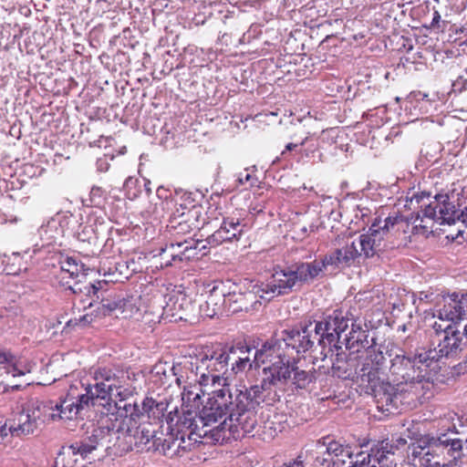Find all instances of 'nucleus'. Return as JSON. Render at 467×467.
<instances>
[{"instance_id": "obj_13", "label": "nucleus", "mask_w": 467, "mask_h": 467, "mask_svg": "<svg viewBox=\"0 0 467 467\" xmlns=\"http://www.w3.org/2000/svg\"><path fill=\"white\" fill-rule=\"evenodd\" d=\"M84 280L78 279L75 281L73 284H70L69 281H64L65 277H62L60 284L62 286H65L66 291H69L72 295L79 297L81 303H86V298H90L91 301L88 304V306H84V308H91L95 306V303L99 301L100 298V290L102 289L103 285H106L105 281H97L95 283L88 282L85 275L81 276Z\"/></svg>"}, {"instance_id": "obj_45", "label": "nucleus", "mask_w": 467, "mask_h": 467, "mask_svg": "<svg viewBox=\"0 0 467 467\" xmlns=\"http://www.w3.org/2000/svg\"><path fill=\"white\" fill-rule=\"evenodd\" d=\"M168 254H169L167 253V246H163V247L160 248L158 256H160L161 260V268L171 266L172 265L177 263L176 260H171V257H170Z\"/></svg>"}, {"instance_id": "obj_37", "label": "nucleus", "mask_w": 467, "mask_h": 467, "mask_svg": "<svg viewBox=\"0 0 467 467\" xmlns=\"http://www.w3.org/2000/svg\"><path fill=\"white\" fill-rule=\"evenodd\" d=\"M63 450H67L68 454H79L82 459H87L88 455L95 450V445L88 444L82 439L79 441H76L70 444L67 448L63 447Z\"/></svg>"}, {"instance_id": "obj_2", "label": "nucleus", "mask_w": 467, "mask_h": 467, "mask_svg": "<svg viewBox=\"0 0 467 467\" xmlns=\"http://www.w3.org/2000/svg\"><path fill=\"white\" fill-rule=\"evenodd\" d=\"M320 330L321 321L284 329L275 333L274 337L265 342L262 348L255 351L254 361L257 366L266 365L263 369L272 370L275 364L277 370L286 372L285 378L276 380L273 385L275 390L278 392L277 386L288 379H292L297 388L303 389L317 379L315 373L298 370L296 364L301 354L311 350L316 341L321 345V336L318 337Z\"/></svg>"}, {"instance_id": "obj_12", "label": "nucleus", "mask_w": 467, "mask_h": 467, "mask_svg": "<svg viewBox=\"0 0 467 467\" xmlns=\"http://www.w3.org/2000/svg\"><path fill=\"white\" fill-rule=\"evenodd\" d=\"M262 294L260 297L266 301L273 298L291 293L296 285V276L294 275L290 268L275 271L266 282L258 284Z\"/></svg>"}, {"instance_id": "obj_28", "label": "nucleus", "mask_w": 467, "mask_h": 467, "mask_svg": "<svg viewBox=\"0 0 467 467\" xmlns=\"http://www.w3.org/2000/svg\"><path fill=\"white\" fill-rule=\"evenodd\" d=\"M13 377L24 376L26 370L19 366L18 358L8 350L0 349V371Z\"/></svg>"}, {"instance_id": "obj_32", "label": "nucleus", "mask_w": 467, "mask_h": 467, "mask_svg": "<svg viewBox=\"0 0 467 467\" xmlns=\"http://www.w3.org/2000/svg\"><path fill=\"white\" fill-rule=\"evenodd\" d=\"M429 436H425L419 440L418 444H413L410 447V454L409 456L410 459L415 461L416 459L420 460V464L424 466L427 462H431V453H427L429 451Z\"/></svg>"}, {"instance_id": "obj_17", "label": "nucleus", "mask_w": 467, "mask_h": 467, "mask_svg": "<svg viewBox=\"0 0 467 467\" xmlns=\"http://www.w3.org/2000/svg\"><path fill=\"white\" fill-rule=\"evenodd\" d=\"M113 408L116 411H108L107 419L104 420L109 423L113 431H116L118 423H122L124 420L144 419L143 413H140V409L135 402L131 403L125 400L123 403H120L117 402V400H115L112 404V409Z\"/></svg>"}, {"instance_id": "obj_19", "label": "nucleus", "mask_w": 467, "mask_h": 467, "mask_svg": "<svg viewBox=\"0 0 467 467\" xmlns=\"http://www.w3.org/2000/svg\"><path fill=\"white\" fill-rule=\"evenodd\" d=\"M205 218H202V207L193 205L187 213H182L178 216V221L176 218L171 221V228L177 234H185L195 229H200L203 226Z\"/></svg>"}, {"instance_id": "obj_43", "label": "nucleus", "mask_w": 467, "mask_h": 467, "mask_svg": "<svg viewBox=\"0 0 467 467\" xmlns=\"http://www.w3.org/2000/svg\"><path fill=\"white\" fill-rule=\"evenodd\" d=\"M237 182L241 185L248 184L250 187H254L257 184L258 180L255 176L250 174L245 171V172H241L237 177Z\"/></svg>"}, {"instance_id": "obj_5", "label": "nucleus", "mask_w": 467, "mask_h": 467, "mask_svg": "<svg viewBox=\"0 0 467 467\" xmlns=\"http://www.w3.org/2000/svg\"><path fill=\"white\" fill-rule=\"evenodd\" d=\"M410 222L403 216H388L383 221L376 218L367 234L356 241L358 249L365 257H372L388 247L400 246L407 241Z\"/></svg>"}, {"instance_id": "obj_24", "label": "nucleus", "mask_w": 467, "mask_h": 467, "mask_svg": "<svg viewBox=\"0 0 467 467\" xmlns=\"http://www.w3.org/2000/svg\"><path fill=\"white\" fill-rule=\"evenodd\" d=\"M115 435L116 431H113L109 423L102 420L100 425L92 431L91 435L83 440L88 444L95 445V450L99 446L108 449L114 443Z\"/></svg>"}, {"instance_id": "obj_8", "label": "nucleus", "mask_w": 467, "mask_h": 467, "mask_svg": "<svg viewBox=\"0 0 467 467\" xmlns=\"http://www.w3.org/2000/svg\"><path fill=\"white\" fill-rule=\"evenodd\" d=\"M228 358L225 348L208 349L196 357L191 366L200 386L207 388L226 383L227 378L223 376L228 372Z\"/></svg>"}, {"instance_id": "obj_18", "label": "nucleus", "mask_w": 467, "mask_h": 467, "mask_svg": "<svg viewBox=\"0 0 467 467\" xmlns=\"http://www.w3.org/2000/svg\"><path fill=\"white\" fill-rule=\"evenodd\" d=\"M361 255V252L358 249L356 241L346 244L343 247L336 249L330 254L323 258V266L333 265L337 268H345L350 266L357 258Z\"/></svg>"}, {"instance_id": "obj_29", "label": "nucleus", "mask_w": 467, "mask_h": 467, "mask_svg": "<svg viewBox=\"0 0 467 467\" xmlns=\"http://www.w3.org/2000/svg\"><path fill=\"white\" fill-rule=\"evenodd\" d=\"M104 384H105V387L106 386L110 387L109 389H108L109 393H107V395L105 397V400H104L106 407L108 406L107 411H110L112 410V404L114 401L113 398L119 399L117 400V402L123 403L133 394V391L131 389L121 386V382H116V383L113 382L110 384L104 383Z\"/></svg>"}, {"instance_id": "obj_22", "label": "nucleus", "mask_w": 467, "mask_h": 467, "mask_svg": "<svg viewBox=\"0 0 467 467\" xmlns=\"http://www.w3.org/2000/svg\"><path fill=\"white\" fill-rule=\"evenodd\" d=\"M348 327V320L344 317L341 310H334L332 315L327 317L323 327V340L326 338L329 344L340 342L342 334Z\"/></svg>"}, {"instance_id": "obj_42", "label": "nucleus", "mask_w": 467, "mask_h": 467, "mask_svg": "<svg viewBox=\"0 0 467 467\" xmlns=\"http://www.w3.org/2000/svg\"><path fill=\"white\" fill-rule=\"evenodd\" d=\"M188 241H191L193 243V244H189V245L192 248H194V254H196L194 256V259H199L202 256H203L204 254H206L207 246L203 241L193 240V239H188Z\"/></svg>"}, {"instance_id": "obj_56", "label": "nucleus", "mask_w": 467, "mask_h": 467, "mask_svg": "<svg viewBox=\"0 0 467 467\" xmlns=\"http://www.w3.org/2000/svg\"><path fill=\"white\" fill-rule=\"evenodd\" d=\"M384 459H385V461H388L387 456L383 457V455H380L379 458L375 459L374 461H377L379 462V460H381V467H383V465H384Z\"/></svg>"}, {"instance_id": "obj_54", "label": "nucleus", "mask_w": 467, "mask_h": 467, "mask_svg": "<svg viewBox=\"0 0 467 467\" xmlns=\"http://www.w3.org/2000/svg\"><path fill=\"white\" fill-rule=\"evenodd\" d=\"M424 467H446L445 464H441L439 462H427Z\"/></svg>"}, {"instance_id": "obj_40", "label": "nucleus", "mask_w": 467, "mask_h": 467, "mask_svg": "<svg viewBox=\"0 0 467 467\" xmlns=\"http://www.w3.org/2000/svg\"><path fill=\"white\" fill-rule=\"evenodd\" d=\"M106 192L99 186H93L89 193L90 205L94 207H101L106 201Z\"/></svg>"}, {"instance_id": "obj_58", "label": "nucleus", "mask_w": 467, "mask_h": 467, "mask_svg": "<svg viewBox=\"0 0 467 467\" xmlns=\"http://www.w3.org/2000/svg\"><path fill=\"white\" fill-rule=\"evenodd\" d=\"M463 332H464V335L467 337V325L464 326Z\"/></svg>"}, {"instance_id": "obj_30", "label": "nucleus", "mask_w": 467, "mask_h": 467, "mask_svg": "<svg viewBox=\"0 0 467 467\" xmlns=\"http://www.w3.org/2000/svg\"><path fill=\"white\" fill-rule=\"evenodd\" d=\"M436 336L441 334L453 335L461 330V322L451 317L438 315L437 319L431 325Z\"/></svg>"}, {"instance_id": "obj_51", "label": "nucleus", "mask_w": 467, "mask_h": 467, "mask_svg": "<svg viewBox=\"0 0 467 467\" xmlns=\"http://www.w3.org/2000/svg\"><path fill=\"white\" fill-rule=\"evenodd\" d=\"M92 321V317L89 315H85L78 319L79 323L88 324Z\"/></svg>"}, {"instance_id": "obj_15", "label": "nucleus", "mask_w": 467, "mask_h": 467, "mask_svg": "<svg viewBox=\"0 0 467 467\" xmlns=\"http://www.w3.org/2000/svg\"><path fill=\"white\" fill-rule=\"evenodd\" d=\"M243 222L244 220L234 215L223 217L219 229L206 238V243L212 246H217L225 242L239 240L245 228Z\"/></svg>"}, {"instance_id": "obj_60", "label": "nucleus", "mask_w": 467, "mask_h": 467, "mask_svg": "<svg viewBox=\"0 0 467 467\" xmlns=\"http://www.w3.org/2000/svg\"><path fill=\"white\" fill-rule=\"evenodd\" d=\"M348 340H349V338H348V335H345L343 341H348Z\"/></svg>"}, {"instance_id": "obj_38", "label": "nucleus", "mask_w": 467, "mask_h": 467, "mask_svg": "<svg viewBox=\"0 0 467 467\" xmlns=\"http://www.w3.org/2000/svg\"><path fill=\"white\" fill-rule=\"evenodd\" d=\"M124 378V373H121V376L117 375L109 368H100L96 372L95 379L98 381L97 383H116L122 382L121 379Z\"/></svg>"}, {"instance_id": "obj_1", "label": "nucleus", "mask_w": 467, "mask_h": 467, "mask_svg": "<svg viewBox=\"0 0 467 467\" xmlns=\"http://www.w3.org/2000/svg\"><path fill=\"white\" fill-rule=\"evenodd\" d=\"M262 369L260 383L250 386L231 388L223 383L222 388L212 390V396L202 407L200 420L202 426H212L221 420L217 426L220 431H228L223 438L241 439L253 432L257 425V410L273 406L280 400L279 393L274 389L276 380L285 378V370Z\"/></svg>"}, {"instance_id": "obj_14", "label": "nucleus", "mask_w": 467, "mask_h": 467, "mask_svg": "<svg viewBox=\"0 0 467 467\" xmlns=\"http://www.w3.org/2000/svg\"><path fill=\"white\" fill-rule=\"evenodd\" d=\"M429 451L431 458L446 457L451 460H458L462 455L463 443L459 438L450 439L443 433L438 437L429 436Z\"/></svg>"}, {"instance_id": "obj_61", "label": "nucleus", "mask_w": 467, "mask_h": 467, "mask_svg": "<svg viewBox=\"0 0 467 467\" xmlns=\"http://www.w3.org/2000/svg\"><path fill=\"white\" fill-rule=\"evenodd\" d=\"M171 414H172V411H170V412H169V417L171 418V421H172V420H173V419L171 418Z\"/></svg>"}, {"instance_id": "obj_48", "label": "nucleus", "mask_w": 467, "mask_h": 467, "mask_svg": "<svg viewBox=\"0 0 467 467\" xmlns=\"http://www.w3.org/2000/svg\"><path fill=\"white\" fill-rule=\"evenodd\" d=\"M96 167H97V170L100 172L107 171L109 168V162L108 161V157L104 156V157L99 158L96 161Z\"/></svg>"}, {"instance_id": "obj_36", "label": "nucleus", "mask_w": 467, "mask_h": 467, "mask_svg": "<svg viewBox=\"0 0 467 467\" xmlns=\"http://www.w3.org/2000/svg\"><path fill=\"white\" fill-rule=\"evenodd\" d=\"M100 233L98 227L92 224L80 226V230L77 234V238L82 243L96 245L99 238Z\"/></svg>"}, {"instance_id": "obj_62", "label": "nucleus", "mask_w": 467, "mask_h": 467, "mask_svg": "<svg viewBox=\"0 0 467 467\" xmlns=\"http://www.w3.org/2000/svg\"><path fill=\"white\" fill-rule=\"evenodd\" d=\"M322 361H323V362H325V361H326V362H327V355H325V357H323Z\"/></svg>"}, {"instance_id": "obj_63", "label": "nucleus", "mask_w": 467, "mask_h": 467, "mask_svg": "<svg viewBox=\"0 0 467 467\" xmlns=\"http://www.w3.org/2000/svg\"><path fill=\"white\" fill-rule=\"evenodd\" d=\"M325 367H327V368H328L329 366H328V365H324V364H323V365H322V368H324Z\"/></svg>"}, {"instance_id": "obj_46", "label": "nucleus", "mask_w": 467, "mask_h": 467, "mask_svg": "<svg viewBox=\"0 0 467 467\" xmlns=\"http://www.w3.org/2000/svg\"><path fill=\"white\" fill-rule=\"evenodd\" d=\"M457 307L461 311V317L467 315V293L462 294L461 296L457 294Z\"/></svg>"}, {"instance_id": "obj_52", "label": "nucleus", "mask_w": 467, "mask_h": 467, "mask_svg": "<svg viewBox=\"0 0 467 467\" xmlns=\"http://www.w3.org/2000/svg\"><path fill=\"white\" fill-rule=\"evenodd\" d=\"M144 189L147 193V195H150L151 193V188H150V182L148 180H144Z\"/></svg>"}, {"instance_id": "obj_25", "label": "nucleus", "mask_w": 467, "mask_h": 467, "mask_svg": "<svg viewBox=\"0 0 467 467\" xmlns=\"http://www.w3.org/2000/svg\"><path fill=\"white\" fill-rule=\"evenodd\" d=\"M191 307V300L182 293L172 295L169 297L163 307V313L175 320L184 319L183 313Z\"/></svg>"}, {"instance_id": "obj_31", "label": "nucleus", "mask_w": 467, "mask_h": 467, "mask_svg": "<svg viewBox=\"0 0 467 467\" xmlns=\"http://www.w3.org/2000/svg\"><path fill=\"white\" fill-rule=\"evenodd\" d=\"M320 271L321 267L316 261L312 263H302L297 265L295 270L291 269L292 274L296 276V285L301 282L312 280Z\"/></svg>"}, {"instance_id": "obj_39", "label": "nucleus", "mask_w": 467, "mask_h": 467, "mask_svg": "<svg viewBox=\"0 0 467 467\" xmlns=\"http://www.w3.org/2000/svg\"><path fill=\"white\" fill-rule=\"evenodd\" d=\"M142 411L140 410V413H143L144 419L150 418V414L155 416V410L158 412H161L164 410V404L162 402H156L152 398H146L142 401Z\"/></svg>"}, {"instance_id": "obj_3", "label": "nucleus", "mask_w": 467, "mask_h": 467, "mask_svg": "<svg viewBox=\"0 0 467 467\" xmlns=\"http://www.w3.org/2000/svg\"><path fill=\"white\" fill-rule=\"evenodd\" d=\"M382 368L380 373L381 381L379 385H389L392 389H388L391 401L376 400L378 408L389 410L390 408L398 409L400 405L416 406L418 402L431 394L433 387L432 381L430 380L429 368L433 364V358L427 354L426 351L415 354L414 356L396 355L391 359L389 367V374L391 380L396 383L392 385L389 379L386 378L385 368ZM385 391L386 388H382Z\"/></svg>"}, {"instance_id": "obj_57", "label": "nucleus", "mask_w": 467, "mask_h": 467, "mask_svg": "<svg viewBox=\"0 0 467 467\" xmlns=\"http://www.w3.org/2000/svg\"><path fill=\"white\" fill-rule=\"evenodd\" d=\"M440 19V15L438 12H435V16L433 17V21H438Z\"/></svg>"}, {"instance_id": "obj_9", "label": "nucleus", "mask_w": 467, "mask_h": 467, "mask_svg": "<svg viewBox=\"0 0 467 467\" xmlns=\"http://www.w3.org/2000/svg\"><path fill=\"white\" fill-rule=\"evenodd\" d=\"M410 202H415L421 208L422 217L420 223H417L420 220V214L417 215L413 221V230L418 232V227L428 231V226L422 225L423 218H427L439 223L440 224H453L460 213H458L455 205L450 202L448 194H436L433 200H430V194L421 192L420 194H414Z\"/></svg>"}, {"instance_id": "obj_53", "label": "nucleus", "mask_w": 467, "mask_h": 467, "mask_svg": "<svg viewBox=\"0 0 467 467\" xmlns=\"http://www.w3.org/2000/svg\"><path fill=\"white\" fill-rule=\"evenodd\" d=\"M311 141V140H309L308 138H306L302 142H301V145H306V150L307 151H310V152H314L316 150V149H310V146L308 145V143Z\"/></svg>"}, {"instance_id": "obj_10", "label": "nucleus", "mask_w": 467, "mask_h": 467, "mask_svg": "<svg viewBox=\"0 0 467 467\" xmlns=\"http://www.w3.org/2000/svg\"><path fill=\"white\" fill-rule=\"evenodd\" d=\"M200 400L201 395L199 393L193 394L192 391L183 393L182 415L179 416L176 422L181 431L185 429L191 431V434L202 435L199 431L205 426H202V422L200 420L202 412V410H199Z\"/></svg>"}, {"instance_id": "obj_34", "label": "nucleus", "mask_w": 467, "mask_h": 467, "mask_svg": "<svg viewBox=\"0 0 467 467\" xmlns=\"http://www.w3.org/2000/svg\"><path fill=\"white\" fill-rule=\"evenodd\" d=\"M100 295V302L99 303L97 308L94 310L96 317H106L111 315L115 310L121 309L124 306V303L121 300H114L104 298L101 292Z\"/></svg>"}, {"instance_id": "obj_4", "label": "nucleus", "mask_w": 467, "mask_h": 467, "mask_svg": "<svg viewBox=\"0 0 467 467\" xmlns=\"http://www.w3.org/2000/svg\"><path fill=\"white\" fill-rule=\"evenodd\" d=\"M328 361V373L333 377L356 381L362 392L373 396L376 400L391 401L389 393L384 392L382 388H387L385 391H391L392 389L386 384L379 385L385 363V356L381 351L368 348L360 355L347 356L341 352L337 353L335 358L331 357Z\"/></svg>"}, {"instance_id": "obj_47", "label": "nucleus", "mask_w": 467, "mask_h": 467, "mask_svg": "<svg viewBox=\"0 0 467 467\" xmlns=\"http://www.w3.org/2000/svg\"><path fill=\"white\" fill-rule=\"evenodd\" d=\"M298 148V144L296 143H288L285 150L281 152L279 157H276V159L273 161V163H275L276 161H280L281 159H287L289 152L292 150H295Z\"/></svg>"}, {"instance_id": "obj_21", "label": "nucleus", "mask_w": 467, "mask_h": 467, "mask_svg": "<svg viewBox=\"0 0 467 467\" xmlns=\"http://www.w3.org/2000/svg\"><path fill=\"white\" fill-rule=\"evenodd\" d=\"M109 388V386L105 387L104 383L88 385L85 389V393L74 398V403L77 405L79 413L89 406H103L106 408L104 400Z\"/></svg>"}, {"instance_id": "obj_20", "label": "nucleus", "mask_w": 467, "mask_h": 467, "mask_svg": "<svg viewBox=\"0 0 467 467\" xmlns=\"http://www.w3.org/2000/svg\"><path fill=\"white\" fill-rule=\"evenodd\" d=\"M439 337L437 347L433 349L426 351L427 354L432 356L433 363L439 361L442 358H449L455 356L461 349L462 345V332L456 331L453 335L441 334Z\"/></svg>"}, {"instance_id": "obj_23", "label": "nucleus", "mask_w": 467, "mask_h": 467, "mask_svg": "<svg viewBox=\"0 0 467 467\" xmlns=\"http://www.w3.org/2000/svg\"><path fill=\"white\" fill-rule=\"evenodd\" d=\"M226 295L223 289L214 285L207 296L203 305L200 306L201 311L209 317L216 315L226 314Z\"/></svg>"}, {"instance_id": "obj_41", "label": "nucleus", "mask_w": 467, "mask_h": 467, "mask_svg": "<svg viewBox=\"0 0 467 467\" xmlns=\"http://www.w3.org/2000/svg\"><path fill=\"white\" fill-rule=\"evenodd\" d=\"M61 271L67 273L69 277L74 279L78 277L79 267L74 258L67 257L64 262L61 263Z\"/></svg>"}, {"instance_id": "obj_55", "label": "nucleus", "mask_w": 467, "mask_h": 467, "mask_svg": "<svg viewBox=\"0 0 467 467\" xmlns=\"http://www.w3.org/2000/svg\"><path fill=\"white\" fill-rule=\"evenodd\" d=\"M384 459H385V461H388L387 456L383 457V455H380L379 458L375 459L374 461H377L379 462V460H381V467H383V465H384Z\"/></svg>"}, {"instance_id": "obj_35", "label": "nucleus", "mask_w": 467, "mask_h": 467, "mask_svg": "<svg viewBox=\"0 0 467 467\" xmlns=\"http://www.w3.org/2000/svg\"><path fill=\"white\" fill-rule=\"evenodd\" d=\"M457 293H453L443 297V306L439 309L438 313L442 317H451L458 321H461V311L457 307Z\"/></svg>"}, {"instance_id": "obj_64", "label": "nucleus", "mask_w": 467, "mask_h": 467, "mask_svg": "<svg viewBox=\"0 0 467 467\" xmlns=\"http://www.w3.org/2000/svg\"><path fill=\"white\" fill-rule=\"evenodd\" d=\"M413 467H416V466H413Z\"/></svg>"}, {"instance_id": "obj_50", "label": "nucleus", "mask_w": 467, "mask_h": 467, "mask_svg": "<svg viewBox=\"0 0 467 467\" xmlns=\"http://www.w3.org/2000/svg\"><path fill=\"white\" fill-rule=\"evenodd\" d=\"M458 220L461 221L465 225H467V206L462 211V213L458 216Z\"/></svg>"}, {"instance_id": "obj_7", "label": "nucleus", "mask_w": 467, "mask_h": 467, "mask_svg": "<svg viewBox=\"0 0 467 467\" xmlns=\"http://www.w3.org/2000/svg\"><path fill=\"white\" fill-rule=\"evenodd\" d=\"M115 440L113 445L118 444L124 451H130L133 449L138 451L159 450L156 426L144 419H127L122 423H118Z\"/></svg>"}, {"instance_id": "obj_26", "label": "nucleus", "mask_w": 467, "mask_h": 467, "mask_svg": "<svg viewBox=\"0 0 467 467\" xmlns=\"http://www.w3.org/2000/svg\"><path fill=\"white\" fill-rule=\"evenodd\" d=\"M189 244H193L188 239L166 244L168 255L171 257V260H176V262L180 263L194 260L196 254H194V248H192Z\"/></svg>"}, {"instance_id": "obj_16", "label": "nucleus", "mask_w": 467, "mask_h": 467, "mask_svg": "<svg viewBox=\"0 0 467 467\" xmlns=\"http://www.w3.org/2000/svg\"><path fill=\"white\" fill-rule=\"evenodd\" d=\"M323 446L326 447L323 452V465L327 463V467H343L347 459L353 456L352 448L339 441L323 438Z\"/></svg>"}, {"instance_id": "obj_11", "label": "nucleus", "mask_w": 467, "mask_h": 467, "mask_svg": "<svg viewBox=\"0 0 467 467\" xmlns=\"http://www.w3.org/2000/svg\"><path fill=\"white\" fill-rule=\"evenodd\" d=\"M260 289L258 284L250 285L245 290H232L226 295V315L249 312L261 306Z\"/></svg>"}, {"instance_id": "obj_27", "label": "nucleus", "mask_w": 467, "mask_h": 467, "mask_svg": "<svg viewBox=\"0 0 467 467\" xmlns=\"http://www.w3.org/2000/svg\"><path fill=\"white\" fill-rule=\"evenodd\" d=\"M226 354H229L228 367L231 366V370L234 374H237L245 369L246 367L252 368V363L245 353L249 350H244L243 348H225Z\"/></svg>"}, {"instance_id": "obj_49", "label": "nucleus", "mask_w": 467, "mask_h": 467, "mask_svg": "<svg viewBox=\"0 0 467 467\" xmlns=\"http://www.w3.org/2000/svg\"><path fill=\"white\" fill-rule=\"evenodd\" d=\"M159 441H157V445H159V450L161 451L164 454L167 453V451L171 449V441L164 440L163 442H161V440L158 438Z\"/></svg>"}, {"instance_id": "obj_33", "label": "nucleus", "mask_w": 467, "mask_h": 467, "mask_svg": "<svg viewBox=\"0 0 467 467\" xmlns=\"http://www.w3.org/2000/svg\"><path fill=\"white\" fill-rule=\"evenodd\" d=\"M54 409L59 411L56 414L57 419H67L71 420L79 414L77 405L74 403V397L62 400L59 403L54 404Z\"/></svg>"}, {"instance_id": "obj_59", "label": "nucleus", "mask_w": 467, "mask_h": 467, "mask_svg": "<svg viewBox=\"0 0 467 467\" xmlns=\"http://www.w3.org/2000/svg\"><path fill=\"white\" fill-rule=\"evenodd\" d=\"M161 190H163V188H162V187H159V188L157 189V194H160V192H161Z\"/></svg>"}, {"instance_id": "obj_6", "label": "nucleus", "mask_w": 467, "mask_h": 467, "mask_svg": "<svg viewBox=\"0 0 467 467\" xmlns=\"http://www.w3.org/2000/svg\"><path fill=\"white\" fill-rule=\"evenodd\" d=\"M54 410L53 401L32 400L26 407L13 420H0L2 426L0 442L10 434L13 437H22L33 434L38 427L45 422L47 418L57 420L56 414L50 412Z\"/></svg>"}, {"instance_id": "obj_44", "label": "nucleus", "mask_w": 467, "mask_h": 467, "mask_svg": "<svg viewBox=\"0 0 467 467\" xmlns=\"http://www.w3.org/2000/svg\"><path fill=\"white\" fill-rule=\"evenodd\" d=\"M138 182H139V180L136 178H133V177H129L124 182L123 189L126 192V194L128 195V197L130 199H134L135 197H137V192H132L131 190L133 187L136 186Z\"/></svg>"}]
</instances>
